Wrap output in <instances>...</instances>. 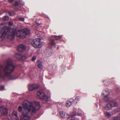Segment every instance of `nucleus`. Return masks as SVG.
<instances>
[{
  "label": "nucleus",
  "instance_id": "obj_14",
  "mask_svg": "<svg viewBox=\"0 0 120 120\" xmlns=\"http://www.w3.org/2000/svg\"><path fill=\"white\" fill-rule=\"evenodd\" d=\"M112 106L109 102L107 104L106 106L105 107V109L107 110H108L112 109Z\"/></svg>",
  "mask_w": 120,
  "mask_h": 120
},
{
  "label": "nucleus",
  "instance_id": "obj_10",
  "mask_svg": "<svg viewBox=\"0 0 120 120\" xmlns=\"http://www.w3.org/2000/svg\"><path fill=\"white\" fill-rule=\"evenodd\" d=\"M46 50V54L48 55V56L51 55L52 49L51 47L47 48Z\"/></svg>",
  "mask_w": 120,
  "mask_h": 120
},
{
  "label": "nucleus",
  "instance_id": "obj_29",
  "mask_svg": "<svg viewBox=\"0 0 120 120\" xmlns=\"http://www.w3.org/2000/svg\"><path fill=\"white\" fill-rule=\"evenodd\" d=\"M36 59V56H34L32 58L31 60L32 61H34Z\"/></svg>",
  "mask_w": 120,
  "mask_h": 120
},
{
  "label": "nucleus",
  "instance_id": "obj_8",
  "mask_svg": "<svg viewBox=\"0 0 120 120\" xmlns=\"http://www.w3.org/2000/svg\"><path fill=\"white\" fill-rule=\"evenodd\" d=\"M26 48V46L25 45H20L18 46L17 49L19 52H23L25 50Z\"/></svg>",
  "mask_w": 120,
  "mask_h": 120
},
{
  "label": "nucleus",
  "instance_id": "obj_40",
  "mask_svg": "<svg viewBox=\"0 0 120 120\" xmlns=\"http://www.w3.org/2000/svg\"><path fill=\"white\" fill-rule=\"evenodd\" d=\"M36 25H41V23H36Z\"/></svg>",
  "mask_w": 120,
  "mask_h": 120
},
{
  "label": "nucleus",
  "instance_id": "obj_32",
  "mask_svg": "<svg viewBox=\"0 0 120 120\" xmlns=\"http://www.w3.org/2000/svg\"><path fill=\"white\" fill-rule=\"evenodd\" d=\"M18 3L17 2V1H16L15 2V3L14 4L13 6V7L15 6V7H16V6H18Z\"/></svg>",
  "mask_w": 120,
  "mask_h": 120
},
{
  "label": "nucleus",
  "instance_id": "obj_36",
  "mask_svg": "<svg viewBox=\"0 0 120 120\" xmlns=\"http://www.w3.org/2000/svg\"><path fill=\"white\" fill-rule=\"evenodd\" d=\"M19 19L20 21H24L25 19L23 17H19Z\"/></svg>",
  "mask_w": 120,
  "mask_h": 120
},
{
  "label": "nucleus",
  "instance_id": "obj_34",
  "mask_svg": "<svg viewBox=\"0 0 120 120\" xmlns=\"http://www.w3.org/2000/svg\"><path fill=\"white\" fill-rule=\"evenodd\" d=\"M19 2L20 4L22 5H23L24 4V2L22 1V0H19Z\"/></svg>",
  "mask_w": 120,
  "mask_h": 120
},
{
  "label": "nucleus",
  "instance_id": "obj_42",
  "mask_svg": "<svg viewBox=\"0 0 120 120\" xmlns=\"http://www.w3.org/2000/svg\"><path fill=\"white\" fill-rule=\"evenodd\" d=\"M15 10H18V9H16L15 8Z\"/></svg>",
  "mask_w": 120,
  "mask_h": 120
},
{
  "label": "nucleus",
  "instance_id": "obj_11",
  "mask_svg": "<svg viewBox=\"0 0 120 120\" xmlns=\"http://www.w3.org/2000/svg\"><path fill=\"white\" fill-rule=\"evenodd\" d=\"M29 89L32 90L37 88V86L35 84H30L29 86Z\"/></svg>",
  "mask_w": 120,
  "mask_h": 120
},
{
  "label": "nucleus",
  "instance_id": "obj_43",
  "mask_svg": "<svg viewBox=\"0 0 120 120\" xmlns=\"http://www.w3.org/2000/svg\"><path fill=\"white\" fill-rule=\"evenodd\" d=\"M96 106H97V107H98V105H96Z\"/></svg>",
  "mask_w": 120,
  "mask_h": 120
},
{
  "label": "nucleus",
  "instance_id": "obj_17",
  "mask_svg": "<svg viewBox=\"0 0 120 120\" xmlns=\"http://www.w3.org/2000/svg\"><path fill=\"white\" fill-rule=\"evenodd\" d=\"M60 116L63 118H65L66 116L65 112L61 111L60 112Z\"/></svg>",
  "mask_w": 120,
  "mask_h": 120
},
{
  "label": "nucleus",
  "instance_id": "obj_12",
  "mask_svg": "<svg viewBox=\"0 0 120 120\" xmlns=\"http://www.w3.org/2000/svg\"><path fill=\"white\" fill-rule=\"evenodd\" d=\"M20 32L21 33V35H20V38L22 39L25 38L26 36V35L25 33L24 32L23 30H20Z\"/></svg>",
  "mask_w": 120,
  "mask_h": 120
},
{
  "label": "nucleus",
  "instance_id": "obj_27",
  "mask_svg": "<svg viewBox=\"0 0 120 120\" xmlns=\"http://www.w3.org/2000/svg\"><path fill=\"white\" fill-rule=\"evenodd\" d=\"M3 19L4 20L7 21L9 19V17L7 16H5L3 17Z\"/></svg>",
  "mask_w": 120,
  "mask_h": 120
},
{
  "label": "nucleus",
  "instance_id": "obj_33",
  "mask_svg": "<svg viewBox=\"0 0 120 120\" xmlns=\"http://www.w3.org/2000/svg\"><path fill=\"white\" fill-rule=\"evenodd\" d=\"M22 107L21 106H19L18 108V110L19 111H22Z\"/></svg>",
  "mask_w": 120,
  "mask_h": 120
},
{
  "label": "nucleus",
  "instance_id": "obj_3",
  "mask_svg": "<svg viewBox=\"0 0 120 120\" xmlns=\"http://www.w3.org/2000/svg\"><path fill=\"white\" fill-rule=\"evenodd\" d=\"M3 29L4 31L1 36V38L2 40L4 38L7 34H8V38L10 40H11L14 38L17 30V27L16 26H14L12 33L10 32V29L9 27L5 26L3 28Z\"/></svg>",
  "mask_w": 120,
  "mask_h": 120
},
{
  "label": "nucleus",
  "instance_id": "obj_44",
  "mask_svg": "<svg viewBox=\"0 0 120 120\" xmlns=\"http://www.w3.org/2000/svg\"><path fill=\"white\" fill-rule=\"evenodd\" d=\"M59 48V47H57V49H58Z\"/></svg>",
  "mask_w": 120,
  "mask_h": 120
},
{
  "label": "nucleus",
  "instance_id": "obj_6",
  "mask_svg": "<svg viewBox=\"0 0 120 120\" xmlns=\"http://www.w3.org/2000/svg\"><path fill=\"white\" fill-rule=\"evenodd\" d=\"M8 109L4 106H0V115L2 116L7 115L8 114Z\"/></svg>",
  "mask_w": 120,
  "mask_h": 120
},
{
  "label": "nucleus",
  "instance_id": "obj_16",
  "mask_svg": "<svg viewBox=\"0 0 120 120\" xmlns=\"http://www.w3.org/2000/svg\"><path fill=\"white\" fill-rule=\"evenodd\" d=\"M104 114L106 116L109 118H110L112 116V115L111 113L107 111L104 112Z\"/></svg>",
  "mask_w": 120,
  "mask_h": 120
},
{
  "label": "nucleus",
  "instance_id": "obj_1",
  "mask_svg": "<svg viewBox=\"0 0 120 120\" xmlns=\"http://www.w3.org/2000/svg\"><path fill=\"white\" fill-rule=\"evenodd\" d=\"M22 105L24 111L22 112L20 120H30L32 116L31 111L35 113L36 110H39L40 107L39 102L35 101L26 102L25 101Z\"/></svg>",
  "mask_w": 120,
  "mask_h": 120
},
{
  "label": "nucleus",
  "instance_id": "obj_30",
  "mask_svg": "<svg viewBox=\"0 0 120 120\" xmlns=\"http://www.w3.org/2000/svg\"><path fill=\"white\" fill-rule=\"evenodd\" d=\"M5 90L4 86L3 85L0 86V90Z\"/></svg>",
  "mask_w": 120,
  "mask_h": 120
},
{
  "label": "nucleus",
  "instance_id": "obj_31",
  "mask_svg": "<svg viewBox=\"0 0 120 120\" xmlns=\"http://www.w3.org/2000/svg\"><path fill=\"white\" fill-rule=\"evenodd\" d=\"M27 57L25 55H22V60H24L26 59Z\"/></svg>",
  "mask_w": 120,
  "mask_h": 120
},
{
  "label": "nucleus",
  "instance_id": "obj_18",
  "mask_svg": "<svg viewBox=\"0 0 120 120\" xmlns=\"http://www.w3.org/2000/svg\"><path fill=\"white\" fill-rule=\"evenodd\" d=\"M82 111L81 109L79 108L78 109L77 111V115L78 116H81L82 115Z\"/></svg>",
  "mask_w": 120,
  "mask_h": 120
},
{
  "label": "nucleus",
  "instance_id": "obj_28",
  "mask_svg": "<svg viewBox=\"0 0 120 120\" xmlns=\"http://www.w3.org/2000/svg\"><path fill=\"white\" fill-rule=\"evenodd\" d=\"M80 99L79 97L78 96H77L76 98L75 99V101H76V102L77 103L78 101H79Z\"/></svg>",
  "mask_w": 120,
  "mask_h": 120
},
{
  "label": "nucleus",
  "instance_id": "obj_15",
  "mask_svg": "<svg viewBox=\"0 0 120 120\" xmlns=\"http://www.w3.org/2000/svg\"><path fill=\"white\" fill-rule=\"evenodd\" d=\"M70 101H68L66 103V105L67 107H70L71 104V103L73 101V99H70Z\"/></svg>",
  "mask_w": 120,
  "mask_h": 120
},
{
  "label": "nucleus",
  "instance_id": "obj_35",
  "mask_svg": "<svg viewBox=\"0 0 120 120\" xmlns=\"http://www.w3.org/2000/svg\"><path fill=\"white\" fill-rule=\"evenodd\" d=\"M8 13L11 16L13 15H14L15 14V13L14 12H11L9 11L8 12Z\"/></svg>",
  "mask_w": 120,
  "mask_h": 120
},
{
  "label": "nucleus",
  "instance_id": "obj_13",
  "mask_svg": "<svg viewBox=\"0 0 120 120\" xmlns=\"http://www.w3.org/2000/svg\"><path fill=\"white\" fill-rule=\"evenodd\" d=\"M12 115L13 117H15V119L17 120H18L19 118L18 117L17 112V111L14 110L12 112Z\"/></svg>",
  "mask_w": 120,
  "mask_h": 120
},
{
  "label": "nucleus",
  "instance_id": "obj_37",
  "mask_svg": "<svg viewBox=\"0 0 120 120\" xmlns=\"http://www.w3.org/2000/svg\"><path fill=\"white\" fill-rule=\"evenodd\" d=\"M8 24L9 26H12L13 25V23L12 22H8Z\"/></svg>",
  "mask_w": 120,
  "mask_h": 120
},
{
  "label": "nucleus",
  "instance_id": "obj_41",
  "mask_svg": "<svg viewBox=\"0 0 120 120\" xmlns=\"http://www.w3.org/2000/svg\"><path fill=\"white\" fill-rule=\"evenodd\" d=\"M59 57L60 58H61L62 57V56L61 55H60Z\"/></svg>",
  "mask_w": 120,
  "mask_h": 120
},
{
  "label": "nucleus",
  "instance_id": "obj_45",
  "mask_svg": "<svg viewBox=\"0 0 120 120\" xmlns=\"http://www.w3.org/2000/svg\"><path fill=\"white\" fill-rule=\"evenodd\" d=\"M0 68H1V65H0Z\"/></svg>",
  "mask_w": 120,
  "mask_h": 120
},
{
  "label": "nucleus",
  "instance_id": "obj_25",
  "mask_svg": "<svg viewBox=\"0 0 120 120\" xmlns=\"http://www.w3.org/2000/svg\"><path fill=\"white\" fill-rule=\"evenodd\" d=\"M73 116L72 115H71L68 117L67 120H73Z\"/></svg>",
  "mask_w": 120,
  "mask_h": 120
},
{
  "label": "nucleus",
  "instance_id": "obj_7",
  "mask_svg": "<svg viewBox=\"0 0 120 120\" xmlns=\"http://www.w3.org/2000/svg\"><path fill=\"white\" fill-rule=\"evenodd\" d=\"M106 93L109 94V93L108 91L104 90L102 92V95H104L105 94L103 99V101L105 102H107L109 100V97L108 95L106 94Z\"/></svg>",
  "mask_w": 120,
  "mask_h": 120
},
{
  "label": "nucleus",
  "instance_id": "obj_23",
  "mask_svg": "<svg viewBox=\"0 0 120 120\" xmlns=\"http://www.w3.org/2000/svg\"><path fill=\"white\" fill-rule=\"evenodd\" d=\"M20 30L16 32V35L17 37H19L20 38V35H21L20 32Z\"/></svg>",
  "mask_w": 120,
  "mask_h": 120
},
{
  "label": "nucleus",
  "instance_id": "obj_20",
  "mask_svg": "<svg viewBox=\"0 0 120 120\" xmlns=\"http://www.w3.org/2000/svg\"><path fill=\"white\" fill-rule=\"evenodd\" d=\"M50 42L49 43V44L51 45L54 46L55 47L56 46L55 43L54 41V39H52L50 40Z\"/></svg>",
  "mask_w": 120,
  "mask_h": 120
},
{
  "label": "nucleus",
  "instance_id": "obj_19",
  "mask_svg": "<svg viewBox=\"0 0 120 120\" xmlns=\"http://www.w3.org/2000/svg\"><path fill=\"white\" fill-rule=\"evenodd\" d=\"M22 30L26 35L30 34V30L28 29L25 28Z\"/></svg>",
  "mask_w": 120,
  "mask_h": 120
},
{
  "label": "nucleus",
  "instance_id": "obj_26",
  "mask_svg": "<svg viewBox=\"0 0 120 120\" xmlns=\"http://www.w3.org/2000/svg\"><path fill=\"white\" fill-rule=\"evenodd\" d=\"M21 55L19 53H16L15 55V57L17 58L18 59L21 57Z\"/></svg>",
  "mask_w": 120,
  "mask_h": 120
},
{
  "label": "nucleus",
  "instance_id": "obj_9",
  "mask_svg": "<svg viewBox=\"0 0 120 120\" xmlns=\"http://www.w3.org/2000/svg\"><path fill=\"white\" fill-rule=\"evenodd\" d=\"M112 107H117L118 105V103L114 100H111L109 102Z\"/></svg>",
  "mask_w": 120,
  "mask_h": 120
},
{
  "label": "nucleus",
  "instance_id": "obj_4",
  "mask_svg": "<svg viewBox=\"0 0 120 120\" xmlns=\"http://www.w3.org/2000/svg\"><path fill=\"white\" fill-rule=\"evenodd\" d=\"M43 41H41V38H37L34 39L31 42L32 45L35 48H40L44 44Z\"/></svg>",
  "mask_w": 120,
  "mask_h": 120
},
{
  "label": "nucleus",
  "instance_id": "obj_22",
  "mask_svg": "<svg viewBox=\"0 0 120 120\" xmlns=\"http://www.w3.org/2000/svg\"><path fill=\"white\" fill-rule=\"evenodd\" d=\"M77 110L76 108H74L73 109V110L72 113V115H77Z\"/></svg>",
  "mask_w": 120,
  "mask_h": 120
},
{
  "label": "nucleus",
  "instance_id": "obj_5",
  "mask_svg": "<svg viewBox=\"0 0 120 120\" xmlns=\"http://www.w3.org/2000/svg\"><path fill=\"white\" fill-rule=\"evenodd\" d=\"M38 97L45 101H49V98L45 94L44 92L41 90H39L36 93Z\"/></svg>",
  "mask_w": 120,
  "mask_h": 120
},
{
  "label": "nucleus",
  "instance_id": "obj_21",
  "mask_svg": "<svg viewBox=\"0 0 120 120\" xmlns=\"http://www.w3.org/2000/svg\"><path fill=\"white\" fill-rule=\"evenodd\" d=\"M38 67L40 69H42V63L40 60H39L37 62V65Z\"/></svg>",
  "mask_w": 120,
  "mask_h": 120
},
{
  "label": "nucleus",
  "instance_id": "obj_38",
  "mask_svg": "<svg viewBox=\"0 0 120 120\" xmlns=\"http://www.w3.org/2000/svg\"><path fill=\"white\" fill-rule=\"evenodd\" d=\"M73 118H73V120H79L78 118L77 117H75L73 116Z\"/></svg>",
  "mask_w": 120,
  "mask_h": 120
},
{
  "label": "nucleus",
  "instance_id": "obj_2",
  "mask_svg": "<svg viewBox=\"0 0 120 120\" xmlns=\"http://www.w3.org/2000/svg\"><path fill=\"white\" fill-rule=\"evenodd\" d=\"M15 65L11 60L7 61L6 64L4 69V74L2 75L0 74V80L7 81L10 80H14L18 79H22L20 76V74L19 73L13 75H12L11 73L15 69Z\"/></svg>",
  "mask_w": 120,
  "mask_h": 120
},
{
  "label": "nucleus",
  "instance_id": "obj_24",
  "mask_svg": "<svg viewBox=\"0 0 120 120\" xmlns=\"http://www.w3.org/2000/svg\"><path fill=\"white\" fill-rule=\"evenodd\" d=\"M54 37H55V39L56 40H58L59 39L61 38H62V35L56 36L54 35Z\"/></svg>",
  "mask_w": 120,
  "mask_h": 120
},
{
  "label": "nucleus",
  "instance_id": "obj_39",
  "mask_svg": "<svg viewBox=\"0 0 120 120\" xmlns=\"http://www.w3.org/2000/svg\"><path fill=\"white\" fill-rule=\"evenodd\" d=\"M8 1L10 3H12L13 1V0H8Z\"/></svg>",
  "mask_w": 120,
  "mask_h": 120
}]
</instances>
